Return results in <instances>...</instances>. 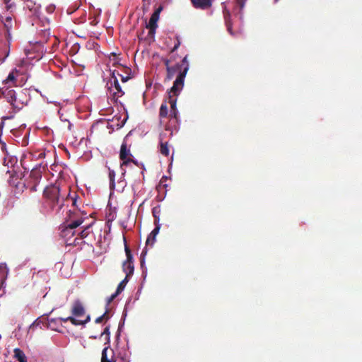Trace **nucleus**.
<instances>
[{
	"mask_svg": "<svg viewBox=\"0 0 362 362\" xmlns=\"http://www.w3.org/2000/svg\"><path fill=\"white\" fill-rule=\"evenodd\" d=\"M0 20L3 23L7 33L9 35L10 31L13 28V21L12 16H6L4 18H3V16H1Z\"/></svg>",
	"mask_w": 362,
	"mask_h": 362,
	"instance_id": "nucleus-16",
	"label": "nucleus"
},
{
	"mask_svg": "<svg viewBox=\"0 0 362 362\" xmlns=\"http://www.w3.org/2000/svg\"><path fill=\"white\" fill-rule=\"evenodd\" d=\"M73 214L74 213L71 210H69L67 211V218L70 219L71 218Z\"/></svg>",
	"mask_w": 362,
	"mask_h": 362,
	"instance_id": "nucleus-40",
	"label": "nucleus"
},
{
	"mask_svg": "<svg viewBox=\"0 0 362 362\" xmlns=\"http://www.w3.org/2000/svg\"><path fill=\"white\" fill-rule=\"evenodd\" d=\"M26 7L30 11L35 10V0H24Z\"/></svg>",
	"mask_w": 362,
	"mask_h": 362,
	"instance_id": "nucleus-26",
	"label": "nucleus"
},
{
	"mask_svg": "<svg viewBox=\"0 0 362 362\" xmlns=\"http://www.w3.org/2000/svg\"><path fill=\"white\" fill-rule=\"evenodd\" d=\"M119 76H121V81L124 83V82H127L129 78L130 77L129 76H122L120 75L119 73H117Z\"/></svg>",
	"mask_w": 362,
	"mask_h": 362,
	"instance_id": "nucleus-36",
	"label": "nucleus"
},
{
	"mask_svg": "<svg viewBox=\"0 0 362 362\" xmlns=\"http://www.w3.org/2000/svg\"><path fill=\"white\" fill-rule=\"evenodd\" d=\"M154 224L156 227L150 233L151 235V237L156 236L159 233L160 228V224L159 223V222H154Z\"/></svg>",
	"mask_w": 362,
	"mask_h": 362,
	"instance_id": "nucleus-28",
	"label": "nucleus"
},
{
	"mask_svg": "<svg viewBox=\"0 0 362 362\" xmlns=\"http://www.w3.org/2000/svg\"><path fill=\"white\" fill-rule=\"evenodd\" d=\"M144 262V258H141V266H143Z\"/></svg>",
	"mask_w": 362,
	"mask_h": 362,
	"instance_id": "nucleus-44",
	"label": "nucleus"
},
{
	"mask_svg": "<svg viewBox=\"0 0 362 362\" xmlns=\"http://www.w3.org/2000/svg\"><path fill=\"white\" fill-rule=\"evenodd\" d=\"M76 202H77V200H76V198H72V205L73 206H76Z\"/></svg>",
	"mask_w": 362,
	"mask_h": 362,
	"instance_id": "nucleus-41",
	"label": "nucleus"
},
{
	"mask_svg": "<svg viewBox=\"0 0 362 362\" xmlns=\"http://www.w3.org/2000/svg\"><path fill=\"white\" fill-rule=\"evenodd\" d=\"M132 155L130 153L129 149L127 148L126 143H123L120 148L119 158L122 160L120 164V168L122 171V177L125 176L126 169L125 167L128 166L131 163L138 165L137 161L133 160L131 157Z\"/></svg>",
	"mask_w": 362,
	"mask_h": 362,
	"instance_id": "nucleus-5",
	"label": "nucleus"
},
{
	"mask_svg": "<svg viewBox=\"0 0 362 362\" xmlns=\"http://www.w3.org/2000/svg\"><path fill=\"white\" fill-rule=\"evenodd\" d=\"M180 65V69L183 66L182 71L179 72L175 81L173 83V86L171 87V90L173 92L177 91L179 89H182L184 86V81L186 74L189 70V63L187 61V56H185L182 60V64Z\"/></svg>",
	"mask_w": 362,
	"mask_h": 362,
	"instance_id": "nucleus-4",
	"label": "nucleus"
},
{
	"mask_svg": "<svg viewBox=\"0 0 362 362\" xmlns=\"http://www.w3.org/2000/svg\"><path fill=\"white\" fill-rule=\"evenodd\" d=\"M124 250L127 256V259L123 263H131L133 264V256L132 255L131 250L129 247L125 244Z\"/></svg>",
	"mask_w": 362,
	"mask_h": 362,
	"instance_id": "nucleus-24",
	"label": "nucleus"
},
{
	"mask_svg": "<svg viewBox=\"0 0 362 362\" xmlns=\"http://www.w3.org/2000/svg\"><path fill=\"white\" fill-rule=\"evenodd\" d=\"M168 114V107L166 102L163 103L159 110V116L161 118L166 117Z\"/></svg>",
	"mask_w": 362,
	"mask_h": 362,
	"instance_id": "nucleus-23",
	"label": "nucleus"
},
{
	"mask_svg": "<svg viewBox=\"0 0 362 362\" xmlns=\"http://www.w3.org/2000/svg\"><path fill=\"white\" fill-rule=\"evenodd\" d=\"M161 213V209L159 205L156 206L152 209V214L154 218V222L160 221V214Z\"/></svg>",
	"mask_w": 362,
	"mask_h": 362,
	"instance_id": "nucleus-22",
	"label": "nucleus"
},
{
	"mask_svg": "<svg viewBox=\"0 0 362 362\" xmlns=\"http://www.w3.org/2000/svg\"><path fill=\"white\" fill-rule=\"evenodd\" d=\"M91 225L87 226L80 233L79 235L81 239L86 238L90 233V228Z\"/></svg>",
	"mask_w": 362,
	"mask_h": 362,
	"instance_id": "nucleus-27",
	"label": "nucleus"
},
{
	"mask_svg": "<svg viewBox=\"0 0 362 362\" xmlns=\"http://www.w3.org/2000/svg\"><path fill=\"white\" fill-rule=\"evenodd\" d=\"M5 269H6V267H1V266L0 267V272H3V274H4V272H5V271H4Z\"/></svg>",
	"mask_w": 362,
	"mask_h": 362,
	"instance_id": "nucleus-43",
	"label": "nucleus"
},
{
	"mask_svg": "<svg viewBox=\"0 0 362 362\" xmlns=\"http://www.w3.org/2000/svg\"><path fill=\"white\" fill-rule=\"evenodd\" d=\"M71 314L73 317H81L85 314V309L81 301H74L71 308Z\"/></svg>",
	"mask_w": 362,
	"mask_h": 362,
	"instance_id": "nucleus-10",
	"label": "nucleus"
},
{
	"mask_svg": "<svg viewBox=\"0 0 362 362\" xmlns=\"http://www.w3.org/2000/svg\"><path fill=\"white\" fill-rule=\"evenodd\" d=\"M44 197L49 202L51 208L56 210V213L61 214L62 208L65 206V202L68 201V197L64 198L61 195L59 186L50 185L44 189Z\"/></svg>",
	"mask_w": 362,
	"mask_h": 362,
	"instance_id": "nucleus-2",
	"label": "nucleus"
},
{
	"mask_svg": "<svg viewBox=\"0 0 362 362\" xmlns=\"http://www.w3.org/2000/svg\"><path fill=\"white\" fill-rule=\"evenodd\" d=\"M163 8L159 6L158 8L155 10V11L152 13L147 28L150 29L149 33H153L155 32L156 28L158 27L157 22L159 19L160 13L162 11Z\"/></svg>",
	"mask_w": 362,
	"mask_h": 362,
	"instance_id": "nucleus-9",
	"label": "nucleus"
},
{
	"mask_svg": "<svg viewBox=\"0 0 362 362\" xmlns=\"http://www.w3.org/2000/svg\"><path fill=\"white\" fill-rule=\"evenodd\" d=\"M101 362H115L114 352L109 346L105 347L102 351Z\"/></svg>",
	"mask_w": 362,
	"mask_h": 362,
	"instance_id": "nucleus-11",
	"label": "nucleus"
},
{
	"mask_svg": "<svg viewBox=\"0 0 362 362\" xmlns=\"http://www.w3.org/2000/svg\"><path fill=\"white\" fill-rule=\"evenodd\" d=\"M82 223H83V220H81V219H77L74 221H71V223H68L64 232L78 227L80 225L82 224Z\"/></svg>",
	"mask_w": 362,
	"mask_h": 362,
	"instance_id": "nucleus-21",
	"label": "nucleus"
},
{
	"mask_svg": "<svg viewBox=\"0 0 362 362\" xmlns=\"http://www.w3.org/2000/svg\"><path fill=\"white\" fill-rule=\"evenodd\" d=\"M163 62L166 66V69H169L170 67H171L170 66V60L168 59H163Z\"/></svg>",
	"mask_w": 362,
	"mask_h": 362,
	"instance_id": "nucleus-37",
	"label": "nucleus"
},
{
	"mask_svg": "<svg viewBox=\"0 0 362 362\" xmlns=\"http://www.w3.org/2000/svg\"><path fill=\"white\" fill-rule=\"evenodd\" d=\"M156 236L151 237V235L149 234L146 242V246H153L156 242Z\"/></svg>",
	"mask_w": 362,
	"mask_h": 362,
	"instance_id": "nucleus-29",
	"label": "nucleus"
},
{
	"mask_svg": "<svg viewBox=\"0 0 362 362\" xmlns=\"http://www.w3.org/2000/svg\"><path fill=\"white\" fill-rule=\"evenodd\" d=\"M4 3L6 4V10H10L13 7V3H11V0H3Z\"/></svg>",
	"mask_w": 362,
	"mask_h": 362,
	"instance_id": "nucleus-32",
	"label": "nucleus"
},
{
	"mask_svg": "<svg viewBox=\"0 0 362 362\" xmlns=\"http://www.w3.org/2000/svg\"><path fill=\"white\" fill-rule=\"evenodd\" d=\"M103 320V317H98L95 319V323H100Z\"/></svg>",
	"mask_w": 362,
	"mask_h": 362,
	"instance_id": "nucleus-39",
	"label": "nucleus"
},
{
	"mask_svg": "<svg viewBox=\"0 0 362 362\" xmlns=\"http://www.w3.org/2000/svg\"><path fill=\"white\" fill-rule=\"evenodd\" d=\"M122 269L123 272L126 274V276L130 278L132 275L134 274V264L131 263H123L122 264Z\"/></svg>",
	"mask_w": 362,
	"mask_h": 362,
	"instance_id": "nucleus-19",
	"label": "nucleus"
},
{
	"mask_svg": "<svg viewBox=\"0 0 362 362\" xmlns=\"http://www.w3.org/2000/svg\"><path fill=\"white\" fill-rule=\"evenodd\" d=\"M100 317H103V320H105L106 321L108 320L109 316L107 315V311L106 310L105 313L102 315Z\"/></svg>",
	"mask_w": 362,
	"mask_h": 362,
	"instance_id": "nucleus-38",
	"label": "nucleus"
},
{
	"mask_svg": "<svg viewBox=\"0 0 362 362\" xmlns=\"http://www.w3.org/2000/svg\"><path fill=\"white\" fill-rule=\"evenodd\" d=\"M182 89H179L177 91L173 92L171 90V88L168 91V103L170 105V116L171 117H174L175 119H177V110L176 107L177 103V97L180 94Z\"/></svg>",
	"mask_w": 362,
	"mask_h": 362,
	"instance_id": "nucleus-7",
	"label": "nucleus"
},
{
	"mask_svg": "<svg viewBox=\"0 0 362 362\" xmlns=\"http://www.w3.org/2000/svg\"><path fill=\"white\" fill-rule=\"evenodd\" d=\"M116 71H113L111 74V78L107 81L106 86L107 88V95L110 98L117 102L118 98L124 95V92L122 90L119 81L115 76Z\"/></svg>",
	"mask_w": 362,
	"mask_h": 362,
	"instance_id": "nucleus-3",
	"label": "nucleus"
},
{
	"mask_svg": "<svg viewBox=\"0 0 362 362\" xmlns=\"http://www.w3.org/2000/svg\"><path fill=\"white\" fill-rule=\"evenodd\" d=\"M56 320H59L60 322H66L68 321H70L72 325H76V326H77V325H78V324H80V322H78V320L76 319L73 316H69L67 317H59L57 320L50 319L49 321H50V322H54Z\"/></svg>",
	"mask_w": 362,
	"mask_h": 362,
	"instance_id": "nucleus-20",
	"label": "nucleus"
},
{
	"mask_svg": "<svg viewBox=\"0 0 362 362\" xmlns=\"http://www.w3.org/2000/svg\"><path fill=\"white\" fill-rule=\"evenodd\" d=\"M110 327L107 326V327H106L105 328L104 331L101 333V336L104 335V334L107 335V341H109L110 340Z\"/></svg>",
	"mask_w": 362,
	"mask_h": 362,
	"instance_id": "nucleus-33",
	"label": "nucleus"
},
{
	"mask_svg": "<svg viewBox=\"0 0 362 362\" xmlns=\"http://www.w3.org/2000/svg\"><path fill=\"white\" fill-rule=\"evenodd\" d=\"M13 358L18 362H28L27 356L21 349L15 348L13 349Z\"/></svg>",
	"mask_w": 362,
	"mask_h": 362,
	"instance_id": "nucleus-15",
	"label": "nucleus"
},
{
	"mask_svg": "<svg viewBox=\"0 0 362 362\" xmlns=\"http://www.w3.org/2000/svg\"><path fill=\"white\" fill-rule=\"evenodd\" d=\"M236 1H237L238 4L240 6V8L243 9L245 6V4L247 0H236Z\"/></svg>",
	"mask_w": 362,
	"mask_h": 362,
	"instance_id": "nucleus-35",
	"label": "nucleus"
},
{
	"mask_svg": "<svg viewBox=\"0 0 362 362\" xmlns=\"http://www.w3.org/2000/svg\"><path fill=\"white\" fill-rule=\"evenodd\" d=\"M108 177L110 180V190H115L116 189L117 192H122L124 189V188L127 186V182L124 179V176L122 177V174L121 175V177L119 180L117 181V186L116 187L115 184V172L113 170H111L110 168L108 167Z\"/></svg>",
	"mask_w": 362,
	"mask_h": 362,
	"instance_id": "nucleus-6",
	"label": "nucleus"
},
{
	"mask_svg": "<svg viewBox=\"0 0 362 362\" xmlns=\"http://www.w3.org/2000/svg\"><path fill=\"white\" fill-rule=\"evenodd\" d=\"M0 98H5L16 111L22 109L30 100V95L27 89L18 88L15 90L9 86L1 89Z\"/></svg>",
	"mask_w": 362,
	"mask_h": 362,
	"instance_id": "nucleus-1",
	"label": "nucleus"
},
{
	"mask_svg": "<svg viewBox=\"0 0 362 362\" xmlns=\"http://www.w3.org/2000/svg\"><path fill=\"white\" fill-rule=\"evenodd\" d=\"M19 76V71L16 69H13L6 79L4 80L3 83L5 85H15L16 86V79L17 77Z\"/></svg>",
	"mask_w": 362,
	"mask_h": 362,
	"instance_id": "nucleus-14",
	"label": "nucleus"
},
{
	"mask_svg": "<svg viewBox=\"0 0 362 362\" xmlns=\"http://www.w3.org/2000/svg\"><path fill=\"white\" fill-rule=\"evenodd\" d=\"M166 71H167V75H166L165 80L170 81V80L173 79L175 74L178 71H180L182 70L180 69V65L179 64H177L175 66H173L170 67L169 69H166Z\"/></svg>",
	"mask_w": 362,
	"mask_h": 362,
	"instance_id": "nucleus-17",
	"label": "nucleus"
},
{
	"mask_svg": "<svg viewBox=\"0 0 362 362\" xmlns=\"http://www.w3.org/2000/svg\"><path fill=\"white\" fill-rule=\"evenodd\" d=\"M159 151L164 156H168L170 153V149H169L168 141H163L161 135L160 137Z\"/></svg>",
	"mask_w": 362,
	"mask_h": 362,
	"instance_id": "nucleus-18",
	"label": "nucleus"
},
{
	"mask_svg": "<svg viewBox=\"0 0 362 362\" xmlns=\"http://www.w3.org/2000/svg\"><path fill=\"white\" fill-rule=\"evenodd\" d=\"M181 44V42H180V37L179 36H176V43L175 44L174 47H173V49H171V52H175V50H177L178 49V47H180Z\"/></svg>",
	"mask_w": 362,
	"mask_h": 362,
	"instance_id": "nucleus-30",
	"label": "nucleus"
},
{
	"mask_svg": "<svg viewBox=\"0 0 362 362\" xmlns=\"http://www.w3.org/2000/svg\"><path fill=\"white\" fill-rule=\"evenodd\" d=\"M223 16L225 20V24L227 28L228 32L233 36L235 35L234 32L233 31V25L231 22V15L228 10H223Z\"/></svg>",
	"mask_w": 362,
	"mask_h": 362,
	"instance_id": "nucleus-13",
	"label": "nucleus"
},
{
	"mask_svg": "<svg viewBox=\"0 0 362 362\" xmlns=\"http://www.w3.org/2000/svg\"><path fill=\"white\" fill-rule=\"evenodd\" d=\"M30 182L33 185L30 187L31 191L37 190V185L42 178V171L40 168H33L30 173Z\"/></svg>",
	"mask_w": 362,
	"mask_h": 362,
	"instance_id": "nucleus-8",
	"label": "nucleus"
},
{
	"mask_svg": "<svg viewBox=\"0 0 362 362\" xmlns=\"http://www.w3.org/2000/svg\"><path fill=\"white\" fill-rule=\"evenodd\" d=\"M147 252V249H146V247L144 249V250L142 251V253H141V257H144Z\"/></svg>",
	"mask_w": 362,
	"mask_h": 362,
	"instance_id": "nucleus-42",
	"label": "nucleus"
},
{
	"mask_svg": "<svg viewBox=\"0 0 362 362\" xmlns=\"http://www.w3.org/2000/svg\"><path fill=\"white\" fill-rule=\"evenodd\" d=\"M193 6L199 9H208L212 5V0H191Z\"/></svg>",
	"mask_w": 362,
	"mask_h": 362,
	"instance_id": "nucleus-12",
	"label": "nucleus"
},
{
	"mask_svg": "<svg viewBox=\"0 0 362 362\" xmlns=\"http://www.w3.org/2000/svg\"><path fill=\"white\" fill-rule=\"evenodd\" d=\"M129 278L125 276V278L119 284V285L117 286V293H122V291L124 290L126 284H127V282L129 281Z\"/></svg>",
	"mask_w": 362,
	"mask_h": 362,
	"instance_id": "nucleus-25",
	"label": "nucleus"
},
{
	"mask_svg": "<svg viewBox=\"0 0 362 362\" xmlns=\"http://www.w3.org/2000/svg\"><path fill=\"white\" fill-rule=\"evenodd\" d=\"M119 293H117L116 291L115 293L112 294L107 300V305H108L118 295Z\"/></svg>",
	"mask_w": 362,
	"mask_h": 362,
	"instance_id": "nucleus-31",
	"label": "nucleus"
},
{
	"mask_svg": "<svg viewBox=\"0 0 362 362\" xmlns=\"http://www.w3.org/2000/svg\"><path fill=\"white\" fill-rule=\"evenodd\" d=\"M90 320V315H88L84 320H78V322H80V324H78V325H84L86 323H88Z\"/></svg>",
	"mask_w": 362,
	"mask_h": 362,
	"instance_id": "nucleus-34",
	"label": "nucleus"
}]
</instances>
